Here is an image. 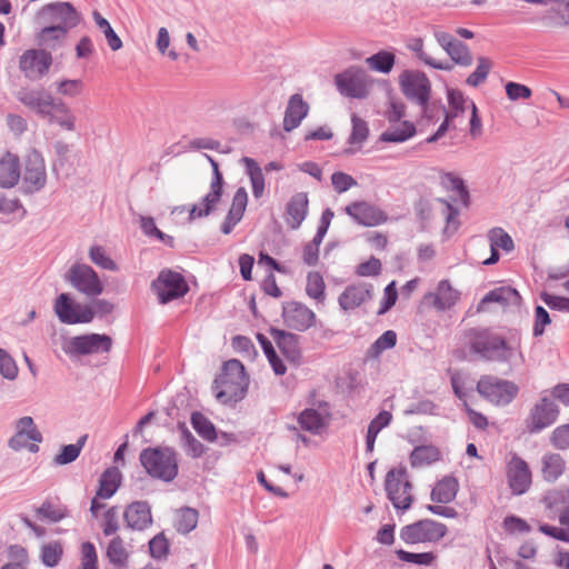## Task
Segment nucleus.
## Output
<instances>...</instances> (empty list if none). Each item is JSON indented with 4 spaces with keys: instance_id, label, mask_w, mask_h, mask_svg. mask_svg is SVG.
Returning <instances> with one entry per match:
<instances>
[{
    "instance_id": "f257e3e1",
    "label": "nucleus",
    "mask_w": 569,
    "mask_h": 569,
    "mask_svg": "<svg viewBox=\"0 0 569 569\" xmlns=\"http://www.w3.org/2000/svg\"><path fill=\"white\" fill-rule=\"evenodd\" d=\"M38 121L42 128L43 139L52 147L54 153L60 158L67 157L70 144L61 139L60 134H73L79 129L78 117L70 104L49 90L38 91Z\"/></svg>"
},
{
    "instance_id": "f03ea898",
    "label": "nucleus",
    "mask_w": 569,
    "mask_h": 569,
    "mask_svg": "<svg viewBox=\"0 0 569 569\" xmlns=\"http://www.w3.org/2000/svg\"><path fill=\"white\" fill-rule=\"evenodd\" d=\"M471 350L488 361L522 363L523 355L518 342H511L489 330L470 331Z\"/></svg>"
},
{
    "instance_id": "7ed1b4c3",
    "label": "nucleus",
    "mask_w": 569,
    "mask_h": 569,
    "mask_svg": "<svg viewBox=\"0 0 569 569\" xmlns=\"http://www.w3.org/2000/svg\"><path fill=\"white\" fill-rule=\"evenodd\" d=\"M248 386L249 378L243 365L237 359H231L224 362L221 373L214 379L213 390L219 402L229 405L242 400Z\"/></svg>"
},
{
    "instance_id": "20e7f679",
    "label": "nucleus",
    "mask_w": 569,
    "mask_h": 569,
    "mask_svg": "<svg viewBox=\"0 0 569 569\" xmlns=\"http://www.w3.org/2000/svg\"><path fill=\"white\" fill-rule=\"evenodd\" d=\"M140 462L152 478L172 481L178 475L176 453L169 448H147L140 453Z\"/></svg>"
},
{
    "instance_id": "39448f33",
    "label": "nucleus",
    "mask_w": 569,
    "mask_h": 569,
    "mask_svg": "<svg viewBox=\"0 0 569 569\" xmlns=\"http://www.w3.org/2000/svg\"><path fill=\"white\" fill-rule=\"evenodd\" d=\"M38 20L41 26H52L70 31L78 26L80 13L71 2L54 1L38 10Z\"/></svg>"
},
{
    "instance_id": "423d86ee",
    "label": "nucleus",
    "mask_w": 569,
    "mask_h": 569,
    "mask_svg": "<svg viewBox=\"0 0 569 569\" xmlns=\"http://www.w3.org/2000/svg\"><path fill=\"white\" fill-rule=\"evenodd\" d=\"M112 339L108 335L88 333L68 338L63 341L62 349L70 357H81L109 352Z\"/></svg>"
},
{
    "instance_id": "0eeeda50",
    "label": "nucleus",
    "mask_w": 569,
    "mask_h": 569,
    "mask_svg": "<svg viewBox=\"0 0 569 569\" xmlns=\"http://www.w3.org/2000/svg\"><path fill=\"white\" fill-rule=\"evenodd\" d=\"M447 532L448 528L445 523L432 519H423L405 526L400 531V538L409 545L436 543L440 541Z\"/></svg>"
},
{
    "instance_id": "6e6552de",
    "label": "nucleus",
    "mask_w": 569,
    "mask_h": 569,
    "mask_svg": "<svg viewBox=\"0 0 569 569\" xmlns=\"http://www.w3.org/2000/svg\"><path fill=\"white\" fill-rule=\"evenodd\" d=\"M477 391L496 406H507L518 395V386L495 376H483L477 383Z\"/></svg>"
},
{
    "instance_id": "1a4fd4ad",
    "label": "nucleus",
    "mask_w": 569,
    "mask_h": 569,
    "mask_svg": "<svg viewBox=\"0 0 569 569\" xmlns=\"http://www.w3.org/2000/svg\"><path fill=\"white\" fill-rule=\"evenodd\" d=\"M338 91L349 98L365 99L368 97L372 79L361 69L350 68L335 77Z\"/></svg>"
},
{
    "instance_id": "9d476101",
    "label": "nucleus",
    "mask_w": 569,
    "mask_h": 569,
    "mask_svg": "<svg viewBox=\"0 0 569 569\" xmlns=\"http://www.w3.org/2000/svg\"><path fill=\"white\" fill-rule=\"evenodd\" d=\"M402 93L417 104H425L431 94V83L428 77L419 70H405L399 76Z\"/></svg>"
},
{
    "instance_id": "9b49d317",
    "label": "nucleus",
    "mask_w": 569,
    "mask_h": 569,
    "mask_svg": "<svg viewBox=\"0 0 569 569\" xmlns=\"http://www.w3.org/2000/svg\"><path fill=\"white\" fill-rule=\"evenodd\" d=\"M151 287L160 303H168L181 298L189 289L183 277L171 270H162Z\"/></svg>"
},
{
    "instance_id": "f8f14e48",
    "label": "nucleus",
    "mask_w": 569,
    "mask_h": 569,
    "mask_svg": "<svg viewBox=\"0 0 569 569\" xmlns=\"http://www.w3.org/2000/svg\"><path fill=\"white\" fill-rule=\"evenodd\" d=\"M385 486L388 498L396 509L407 510L410 508L412 486L405 470H390L387 473Z\"/></svg>"
},
{
    "instance_id": "ddd939ff",
    "label": "nucleus",
    "mask_w": 569,
    "mask_h": 569,
    "mask_svg": "<svg viewBox=\"0 0 569 569\" xmlns=\"http://www.w3.org/2000/svg\"><path fill=\"white\" fill-rule=\"evenodd\" d=\"M558 405L547 396H542L530 409L526 427L530 433H537L556 422L559 416Z\"/></svg>"
},
{
    "instance_id": "4468645a",
    "label": "nucleus",
    "mask_w": 569,
    "mask_h": 569,
    "mask_svg": "<svg viewBox=\"0 0 569 569\" xmlns=\"http://www.w3.org/2000/svg\"><path fill=\"white\" fill-rule=\"evenodd\" d=\"M68 280L74 289L89 298L101 295L104 288L97 272L86 263L71 266Z\"/></svg>"
},
{
    "instance_id": "2eb2a0df",
    "label": "nucleus",
    "mask_w": 569,
    "mask_h": 569,
    "mask_svg": "<svg viewBox=\"0 0 569 569\" xmlns=\"http://www.w3.org/2000/svg\"><path fill=\"white\" fill-rule=\"evenodd\" d=\"M56 313L63 323H88L93 319V310L88 303H79L61 293L54 305Z\"/></svg>"
},
{
    "instance_id": "dca6fc26",
    "label": "nucleus",
    "mask_w": 569,
    "mask_h": 569,
    "mask_svg": "<svg viewBox=\"0 0 569 569\" xmlns=\"http://www.w3.org/2000/svg\"><path fill=\"white\" fill-rule=\"evenodd\" d=\"M507 479L515 495L525 493L531 486V471L528 463L513 453L507 463Z\"/></svg>"
},
{
    "instance_id": "f3484780",
    "label": "nucleus",
    "mask_w": 569,
    "mask_h": 569,
    "mask_svg": "<svg viewBox=\"0 0 569 569\" xmlns=\"http://www.w3.org/2000/svg\"><path fill=\"white\" fill-rule=\"evenodd\" d=\"M282 317L289 328L298 331L309 329L316 321L315 312L297 301H290L283 306Z\"/></svg>"
},
{
    "instance_id": "a211bd4d",
    "label": "nucleus",
    "mask_w": 569,
    "mask_h": 569,
    "mask_svg": "<svg viewBox=\"0 0 569 569\" xmlns=\"http://www.w3.org/2000/svg\"><path fill=\"white\" fill-rule=\"evenodd\" d=\"M345 211L359 224L366 227L379 226L388 220V216L382 210L366 201L352 202L345 208Z\"/></svg>"
},
{
    "instance_id": "6ab92c4d",
    "label": "nucleus",
    "mask_w": 569,
    "mask_h": 569,
    "mask_svg": "<svg viewBox=\"0 0 569 569\" xmlns=\"http://www.w3.org/2000/svg\"><path fill=\"white\" fill-rule=\"evenodd\" d=\"M448 101L449 106L451 108V111H446V118L441 122L440 127L436 131L435 134L429 137L427 139V142L431 143L440 139L445 136V133L448 130L449 122L459 116V113L465 112L466 110H470L469 103H475L473 101L467 99L463 97V94L460 91L457 90H450L448 92Z\"/></svg>"
},
{
    "instance_id": "aec40b11",
    "label": "nucleus",
    "mask_w": 569,
    "mask_h": 569,
    "mask_svg": "<svg viewBox=\"0 0 569 569\" xmlns=\"http://www.w3.org/2000/svg\"><path fill=\"white\" fill-rule=\"evenodd\" d=\"M223 186L210 183L209 191L189 210V220L206 218L213 213L222 201Z\"/></svg>"
},
{
    "instance_id": "412c9836",
    "label": "nucleus",
    "mask_w": 569,
    "mask_h": 569,
    "mask_svg": "<svg viewBox=\"0 0 569 569\" xmlns=\"http://www.w3.org/2000/svg\"><path fill=\"white\" fill-rule=\"evenodd\" d=\"M372 286L357 283L348 286L339 296L338 302L343 311L353 310L372 298Z\"/></svg>"
},
{
    "instance_id": "4be33fe9",
    "label": "nucleus",
    "mask_w": 569,
    "mask_h": 569,
    "mask_svg": "<svg viewBox=\"0 0 569 569\" xmlns=\"http://www.w3.org/2000/svg\"><path fill=\"white\" fill-rule=\"evenodd\" d=\"M123 518L127 527L132 530H144L152 525L151 508L146 501H134L127 506Z\"/></svg>"
},
{
    "instance_id": "5701e85b",
    "label": "nucleus",
    "mask_w": 569,
    "mask_h": 569,
    "mask_svg": "<svg viewBox=\"0 0 569 569\" xmlns=\"http://www.w3.org/2000/svg\"><path fill=\"white\" fill-rule=\"evenodd\" d=\"M459 298V291L452 288L448 280H441L436 291L426 296V300L439 311L452 308L458 302Z\"/></svg>"
},
{
    "instance_id": "b1692460",
    "label": "nucleus",
    "mask_w": 569,
    "mask_h": 569,
    "mask_svg": "<svg viewBox=\"0 0 569 569\" xmlns=\"http://www.w3.org/2000/svg\"><path fill=\"white\" fill-rule=\"evenodd\" d=\"M10 447L14 450L28 449L33 451L36 448V433L33 429V419L23 417L17 423V432L10 439Z\"/></svg>"
},
{
    "instance_id": "393cba45",
    "label": "nucleus",
    "mask_w": 569,
    "mask_h": 569,
    "mask_svg": "<svg viewBox=\"0 0 569 569\" xmlns=\"http://www.w3.org/2000/svg\"><path fill=\"white\" fill-rule=\"evenodd\" d=\"M308 194L298 192L293 194L286 208V221L291 229H298L308 213Z\"/></svg>"
},
{
    "instance_id": "a878e982",
    "label": "nucleus",
    "mask_w": 569,
    "mask_h": 569,
    "mask_svg": "<svg viewBox=\"0 0 569 569\" xmlns=\"http://www.w3.org/2000/svg\"><path fill=\"white\" fill-rule=\"evenodd\" d=\"M248 203V193L243 187H240L234 192L229 212L221 224V231L229 234L234 226L242 219Z\"/></svg>"
},
{
    "instance_id": "bb28decb",
    "label": "nucleus",
    "mask_w": 569,
    "mask_h": 569,
    "mask_svg": "<svg viewBox=\"0 0 569 569\" xmlns=\"http://www.w3.org/2000/svg\"><path fill=\"white\" fill-rule=\"evenodd\" d=\"M308 111L309 106L300 94L291 96L283 117V129L289 132L299 127Z\"/></svg>"
},
{
    "instance_id": "cd10ccee",
    "label": "nucleus",
    "mask_w": 569,
    "mask_h": 569,
    "mask_svg": "<svg viewBox=\"0 0 569 569\" xmlns=\"http://www.w3.org/2000/svg\"><path fill=\"white\" fill-rule=\"evenodd\" d=\"M407 49L410 50L421 62L437 70H452V64L446 61L437 60L431 51L426 50L425 42L420 37L410 38L407 42Z\"/></svg>"
},
{
    "instance_id": "c85d7f7f",
    "label": "nucleus",
    "mask_w": 569,
    "mask_h": 569,
    "mask_svg": "<svg viewBox=\"0 0 569 569\" xmlns=\"http://www.w3.org/2000/svg\"><path fill=\"white\" fill-rule=\"evenodd\" d=\"M20 178L19 160L11 153L0 159V186L3 188L13 187Z\"/></svg>"
},
{
    "instance_id": "c756f323",
    "label": "nucleus",
    "mask_w": 569,
    "mask_h": 569,
    "mask_svg": "<svg viewBox=\"0 0 569 569\" xmlns=\"http://www.w3.org/2000/svg\"><path fill=\"white\" fill-rule=\"evenodd\" d=\"M566 470V461L559 453H546L541 460V473L548 482L557 481Z\"/></svg>"
},
{
    "instance_id": "7c9ffc66",
    "label": "nucleus",
    "mask_w": 569,
    "mask_h": 569,
    "mask_svg": "<svg viewBox=\"0 0 569 569\" xmlns=\"http://www.w3.org/2000/svg\"><path fill=\"white\" fill-rule=\"evenodd\" d=\"M69 31L52 26H42L38 32V47L56 50L62 46Z\"/></svg>"
},
{
    "instance_id": "2f4dec72",
    "label": "nucleus",
    "mask_w": 569,
    "mask_h": 569,
    "mask_svg": "<svg viewBox=\"0 0 569 569\" xmlns=\"http://www.w3.org/2000/svg\"><path fill=\"white\" fill-rule=\"evenodd\" d=\"M416 134V127L410 121H401L396 124H391L380 136V140L385 142H405Z\"/></svg>"
},
{
    "instance_id": "473e14b6",
    "label": "nucleus",
    "mask_w": 569,
    "mask_h": 569,
    "mask_svg": "<svg viewBox=\"0 0 569 569\" xmlns=\"http://www.w3.org/2000/svg\"><path fill=\"white\" fill-rule=\"evenodd\" d=\"M121 483V472L118 468H108L100 477L97 496L102 499L111 498Z\"/></svg>"
},
{
    "instance_id": "72a5a7b5",
    "label": "nucleus",
    "mask_w": 569,
    "mask_h": 569,
    "mask_svg": "<svg viewBox=\"0 0 569 569\" xmlns=\"http://www.w3.org/2000/svg\"><path fill=\"white\" fill-rule=\"evenodd\" d=\"M458 481L453 477H445L433 487L431 500L438 503H449L458 492Z\"/></svg>"
},
{
    "instance_id": "f704fd0d",
    "label": "nucleus",
    "mask_w": 569,
    "mask_h": 569,
    "mask_svg": "<svg viewBox=\"0 0 569 569\" xmlns=\"http://www.w3.org/2000/svg\"><path fill=\"white\" fill-rule=\"evenodd\" d=\"M496 302L501 306H518L520 296L518 291L511 287H499L489 291L481 300V305Z\"/></svg>"
},
{
    "instance_id": "c9c22d12",
    "label": "nucleus",
    "mask_w": 569,
    "mask_h": 569,
    "mask_svg": "<svg viewBox=\"0 0 569 569\" xmlns=\"http://www.w3.org/2000/svg\"><path fill=\"white\" fill-rule=\"evenodd\" d=\"M241 162L246 167V172L250 178L252 194L256 199H259L263 196L264 192V177L262 173V169L259 163L249 157H243Z\"/></svg>"
},
{
    "instance_id": "e433bc0d",
    "label": "nucleus",
    "mask_w": 569,
    "mask_h": 569,
    "mask_svg": "<svg viewBox=\"0 0 569 569\" xmlns=\"http://www.w3.org/2000/svg\"><path fill=\"white\" fill-rule=\"evenodd\" d=\"M298 422L303 430L313 435L320 433L327 425L325 416L316 409H305L300 412Z\"/></svg>"
},
{
    "instance_id": "4c0bfd02",
    "label": "nucleus",
    "mask_w": 569,
    "mask_h": 569,
    "mask_svg": "<svg viewBox=\"0 0 569 569\" xmlns=\"http://www.w3.org/2000/svg\"><path fill=\"white\" fill-rule=\"evenodd\" d=\"M440 451L435 446H419L410 455V463L415 468H421L440 460Z\"/></svg>"
},
{
    "instance_id": "58836bf2",
    "label": "nucleus",
    "mask_w": 569,
    "mask_h": 569,
    "mask_svg": "<svg viewBox=\"0 0 569 569\" xmlns=\"http://www.w3.org/2000/svg\"><path fill=\"white\" fill-rule=\"evenodd\" d=\"M433 210L437 214H440V217L445 220L446 227L445 232L452 234L458 229V222H457V216L458 210L451 206L449 202L445 200H437Z\"/></svg>"
},
{
    "instance_id": "ea45409f",
    "label": "nucleus",
    "mask_w": 569,
    "mask_h": 569,
    "mask_svg": "<svg viewBox=\"0 0 569 569\" xmlns=\"http://www.w3.org/2000/svg\"><path fill=\"white\" fill-rule=\"evenodd\" d=\"M546 508L555 510H568L569 509V488H557L549 490L542 499Z\"/></svg>"
},
{
    "instance_id": "a19ab883",
    "label": "nucleus",
    "mask_w": 569,
    "mask_h": 569,
    "mask_svg": "<svg viewBox=\"0 0 569 569\" xmlns=\"http://www.w3.org/2000/svg\"><path fill=\"white\" fill-rule=\"evenodd\" d=\"M19 71L17 84L23 86L24 80L32 81L36 77V50H27L19 59Z\"/></svg>"
},
{
    "instance_id": "79ce46f5",
    "label": "nucleus",
    "mask_w": 569,
    "mask_h": 569,
    "mask_svg": "<svg viewBox=\"0 0 569 569\" xmlns=\"http://www.w3.org/2000/svg\"><path fill=\"white\" fill-rule=\"evenodd\" d=\"M92 18L97 27L102 31L109 48L112 51H118L122 48L123 43L119 36L114 32L109 21L98 11L92 12Z\"/></svg>"
},
{
    "instance_id": "37998d69",
    "label": "nucleus",
    "mask_w": 569,
    "mask_h": 569,
    "mask_svg": "<svg viewBox=\"0 0 569 569\" xmlns=\"http://www.w3.org/2000/svg\"><path fill=\"white\" fill-rule=\"evenodd\" d=\"M392 419V416L388 411H381L375 419L371 420L368 427L366 447L368 451H372L378 433L387 427Z\"/></svg>"
},
{
    "instance_id": "c03bdc74",
    "label": "nucleus",
    "mask_w": 569,
    "mask_h": 569,
    "mask_svg": "<svg viewBox=\"0 0 569 569\" xmlns=\"http://www.w3.org/2000/svg\"><path fill=\"white\" fill-rule=\"evenodd\" d=\"M52 88L61 97L74 98L82 93L84 83L81 79L60 78L52 83Z\"/></svg>"
},
{
    "instance_id": "a18cd8bd",
    "label": "nucleus",
    "mask_w": 569,
    "mask_h": 569,
    "mask_svg": "<svg viewBox=\"0 0 569 569\" xmlns=\"http://www.w3.org/2000/svg\"><path fill=\"white\" fill-rule=\"evenodd\" d=\"M88 436H81L76 443L63 446L60 452L53 458V462L58 466H64L73 462L80 455Z\"/></svg>"
},
{
    "instance_id": "49530a36",
    "label": "nucleus",
    "mask_w": 569,
    "mask_h": 569,
    "mask_svg": "<svg viewBox=\"0 0 569 569\" xmlns=\"http://www.w3.org/2000/svg\"><path fill=\"white\" fill-rule=\"evenodd\" d=\"M396 57L389 51H379L366 59L367 66L375 71L389 73L395 66Z\"/></svg>"
},
{
    "instance_id": "de8ad7c7",
    "label": "nucleus",
    "mask_w": 569,
    "mask_h": 569,
    "mask_svg": "<svg viewBox=\"0 0 569 569\" xmlns=\"http://www.w3.org/2000/svg\"><path fill=\"white\" fill-rule=\"evenodd\" d=\"M198 511L192 508H182L176 512L174 526L179 532L188 533L198 523Z\"/></svg>"
},
{
    "instance_id": "09e8293b",
    "label": "nucleus",
    "mask_w": 569,
    "mask_h": 569,
    "mask_svg": "<svg viewBox=\"0 0 569 569\" xmlns=\"http://www.w3.org/2000/svg\"><path fill=\"white\" fill-rule=\"evenodd\" d=\"M274 337L277 338L279 348L288 358L292 361L299 358L298 337L296 335L276 330Z\"/></svg>"
},
{
    "instance_id": "8fccbe9b",
    "label": "nucleus",
    "mask_w": 569,
    "mask_h": 569,
    "mask_svg": "<svg viewBox=\"0 0 569 569\" xmlns=\"http://www.w3.org/2000/svg\"><path fill=\"white\" fill-rule=\"evenodd\" d=\"M191 423L193 429L200 437L208 441L217 439V432L213 423L204 417L201 412H193L191 416Z\"/></svg>"
},
{
    "instance_id": "3c124183",
    "label": "nucleus",
    "mask_w": 569,
    "mask_h": 569,
    "mask_svg": "<svg viewBox=\"0 0 569 569\" xmlns=\"http://www.w3.org/2000/svg\"><path fill=\"white\" fill-rule=\"evenodd\" d=\"M63 555L62 545L59 541H51L41 547V561L46 567H56Z\"/></svg>"
},
{
    "instance_id": "603ef678",
    "label": "nucleus",
    "mask_w": 569,
    "mask_h": 569,
    "mask_svg": "<svg viewBox=\"0 0 569 569\" xmlns=\"http://www.w3.org/2000/svg\"><path fill=\"white\" fill-rule=\"evenodd\" d=\"M487 237L490 242V249H502L506 252L513 250V240L502 228L496 227L490 229Z\"/></svg>"
},
{
    "instance_id": "864d4df0",
    "label": "nucleus",
    "mask_w": 569,
    "mask_h": 569,
    "mask_svg": "<svg viewBox=\"0 0 569 569\" xmlns=\"http://www.w3.org/2000/svg\"><path fill=\"white\" fill-rule=\"evenodd\" d=\"M352 131L349 137V143L352 146H357V150L362 147L369 136V127L368 123L359 118L357 114H352L351 117Z\"/></svg>"
},
{
    "instance_id": "5fc2aeb1",
    "label": "nucleus",
    "mask_w": 569,
    "mask_h": 569,
    "mask_svg": "<svg viewBox=\"0 0 569 569\" xmlns=\"http://www.w3.org/2000/svg\"><path fill=\"white\" fill-rule=\"evenodd\" d=\"M67 516V508L60 503L46 501L38 508V517L49 522H58Z\"/></svg>"
},
{
    "instance_id": "6e6d98bb",
    "label": "nucleus",
    "mask_w": 569,
    "mask_h": 569,
    "mask_svg": "<svg viewBox=\"0 0 569 569\" xmlns=\"http://www.w3.org/2000/svg\"><path fill=\"white\" fill-rule=\"evenodd\" d=\"M89 258L97 267L101 269L118 271L117 263L108 256L107 251L101 246L90 247Z\"/></svg>"
},
{
    "instance_id": "4d7b16f0",
    "label": "nucleus",
    "mask_w": 569,
    "mask_h": 569,
    "mask_svg": "<svg viewBox=\"0 0 569 569\" xmlns=\"http://www.w3.org/2000/svg\"><path fill=\"white\" fill-rule=\"evenodd\" d=\"M422 108L421 124L429 126L437 122L441 118H446V109L438 102H427L419 104Z\"/></svg>"
},
{
    "instance_id": "13d9d810",
    "label": "nucleus",
    "mask_w": 569,
    "mask_h": 569,
    "mask_svg": "<svg viewBox=\"0 0 569 569\" xmlns=\"http://www.w3.org/2000/svg\"><path fill=\"white\" fill-rule=\"evenodd\" d=\"M140 228L146 236L154 237L170 247L173 246V238L159 230L152 217H140Z\"/></svg>"
},
{
    "instance_id": "bf43d9fd",
    "label": "nucleus",
    "mask_w": 569,
    "mask_h": 569,
    "mask_svg": "<svg viewBox=\"0 0 569 569\" xmlns=\"http://www.w3.org/2000/svg\"><path fill=\"white\" fill-rule=\"evenodd\" d=\"M446 52L451 60L459 66L469 67L472 63L471 52L468 47L459 40L448 48Z\"/></svg>"
},
{
    "instance_id": "052dcab7",
    "label": "nucleus",
    "mask_w": 569,
    "mask_h": 569,
    "mask_svg": "<svg viewBox=\"0 0 569 569\" xmlns=\"http://www.w3.org/2000/svg\"><path fill=\"white\" fill-rule=\"evenodd\" d=\"M107 557L110 562L122 566L128 559V552L124 548L123 540L120 537H114L108 545Z\"/></svg>"
},
{
    "instance_id": "680f3d73",
    "label": "nucleus",
    "mask_w": 569,
    "mask_h": 569,
    "mask_svg": "<svg viewBox=\"0 0 569 569\" xmlns=\"http://www.w3.org/2000/svg\"><path fill=\"white\" fill-rule=\"evenodd\" d=\"M325 281L320 273L318 272H309L307 277V287L306 291L309 297L316 300H323L325 298Z\"/></svg>"
},
{
    "instance_id": "e2e57ef3",
    "label": "nucleus",
    "mask_w": 569,
    "mask_h": 569,
    "mask_svg": "<svg viewBox=\"0 0 569 569\" xmlns=\"http://www.w3.org/2000/svg\"><path fill=\"white\" fill-rule=\"evenodd\" d=\"M491 66V61L488 58H478V66L476 70L467 78L466 82L471 87H478L487 79Z\"/></svg>"
},
{
    "instance_id": "0e129e2a",
    "label": "nucleus",
    "mask_w": 569,
    "mask_h": 569,
    "mask_svg": "<svg viewBox=\"0 0 569 569\" xmlns=\"http://www.w3.org/2000/svg\"><path fill=\"white\" fill-rule=\"evenodd\" d=\"M397 335L392 330L383 332L370 347L369 352L372 357H378L385 350L391 349L396 346Z\"/></svg>"
},
{
    "instance_id": "69168bd1",
    "label": "nucleus",
    "mask_w": 569,
    "mask_h": 569,
    "mask_svg": "<svg viewBox=\"0 0 569 569\" xmlns=\"http://www.w3.org/2000/svg\"><path fill=\"white\" fill-rule=\"evenodd\" d=\"M170 34L167 28L161 27L157 33L156 46L160 54H167L168 58L172 61H177L179 59V53L176 50H169L170 47Z\"/></svg>"
},
{
    "instance_id": "338daca9",
    "label": "nucleus",
    "mask_w": 569,
    "mask_h": 569,
    "mask_svg": "<svg viewBox=\"0 0 569 569\" xmlns=\"http://www.w3.org/2000/svg\"><path fill=\"white\" fill-rule=\"evenodd\" d=\"M550 441L557 449H569V423L557 427L551 433Z\"/></svg>"
},
{
    "instance_id": "774afa93",
    "label": "nucleus",
    "mask_w": 569,
    "mask_h": 569,
    "mask_svg": "<svg viewBox=\"0 0 569 569\" xmlns=\"http://www.w3.org/2000/svg\"><path fill=\"white\" fill-rule=\"evenodd\" d=\"M97 552L91 542H84L81 547V566L80 569H98Z\"/></svg>"
}]
</instances>
